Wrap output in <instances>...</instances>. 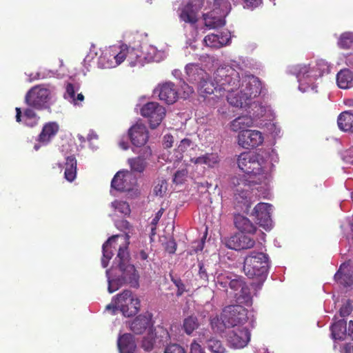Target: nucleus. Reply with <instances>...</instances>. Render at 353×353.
Here are the masks:
<instances>
[{
	"label": "nucleus",
	"instance_id": "nucleus-7",
	"mask_svg": "<svg viewBox=\"0 0 353 353\" xmlns=\"http://www.w3.org/2000/svg\"><path fill=\"white\" fill-rule=\"evenodd\" d=\"M232 183L234 186V200L239 208L248 209L251 206L250 198V188L259 181L254 179H246L245 176H234Z\"/></svg>",
	"mask_w": 353,
	"mask_h": 353
},
{
	"label": "nucleus",
	"instance_id": "nucleus-17",
	"mask_svg": "<svg viewBox=\"0 0 353 353\" xmlns=\"http://www.w3.org/2000/svg\"><path fill=\"white\" fill-rule=\"evenodd\" d=\"M128 136L134 145L141 147L148 140V130L145 125L137 123L129 129Z\"/></svg>",
	"mask_w": 353,
	"mask_h": 353
},
{
	"label": "nucleus",
	"instance_id": "nucleus-56",
	"mask_svg": "<svg viewBox=\"0 0 353 353\" xmlns=\"http://www.w3.org/2000/svg\"><path fill=\"white\" fill-rule=\"evenodd\" d=\"M186 174L187 171L185 170L176 171L174 174V181L176 183H182Z\"/></svg>",
	"mask_w": 353,
	"mask_h": 353
},
{
	"label": "nucleus",
	"instance_id": "nucleus-9",
	"mask_svg": "<svg viewBox=\"0 0 353 353\" xmlns=\"http://www.w3.org/2000/svg\"><path fill=\"white\" fill-rule=\"evenodd\" d=\"M248 312L242 305H228L223 310L221 320L225 327H237L247 322Z\"/></svg>",
	"mask_w": 353,
	"mask_h": 353
},
{
	"label": "nucleus",
	"instance_id": "nucleus-20",
	"mask_svg": "<svg viewBox=\"0 0 353 353\" xmlns=\"http://www.w3.org/2000/svg\"><path fill=\"white\" fill-rule=\"evenodd\" d=\"M242 234H236L232 236L229 241L228 246L235 250H246L254 247L255 241Z\"/></svg>",
	"mask_w": 353,
	"mask_h": 353
},
{
	"label": "nucleus",
	"instance_id": "nucleus-61",
	"mask_svg": "<svg viewBox=\"0 0 353 353\" xmlns=\"http://www.w3.org/2000/svg\"><path fill=\"white\" fill-rule=\"evenodd\" d=\"M24 115L26 117H27L28 119H33V118H35L37 116L35 112L32 109H30V108H27L26 110H25Z\"/></svg>",
	"mask_w": 353,
	"mask_h": 353
},
{
	"label": "nucleus",
	"instance_id": "nucleus-25",
	"mask_svg": "<svg viewBox=\"0 0 353 353\" xmlns=\"http://www.w3.org/2000/svg\"><path fill=\"white\" fill-rule=\"evenodd\" d=\"M216 10H213L212 12L203 14V20L205 21V26L210 29L218 28L223 27L225 24L224 18L226 16H216Z\"/></svg>",
	"mask_w": 353,
	"mask_h": 353
},
{
	"label": "nucleus",
	"instance_id": "nucleus-8",
	"mask_svg": "<svg viewBox=\"0 0 353 353\" xmlns=\"http://www.w3.org/2000/svg\"><path fill=\"white\" fill-rule=\"evenodd\" d=\"M50 90L44 85H35L26 93L25 103L37 110L50 109Z\"/></svg>",
	"mask_w": 353,
	"mask_h": 353
},
{
	"label": "nucleus",
	"instance_id": "nucleus-40",
	"mask_svg": "<svg viewBox=\"0 0 353 353\" xmlns=\"http://www.w3.org/2000/svg\"><path fill=\"white\" fill-rule=\"evenodd\" d=\"M204 42L207 46L214 48H219L225 45V40L221 41L219 34H208L204 38Z\"/></svg>",
	"mask_w": 353,
	"mask_h": 353
},
{
	"label": "nucleus",
	"instance_id": "nucleus-14",
	"mask_svg": "<svg viewBox=\"0 0 353 353\" xmlns=\"http://www.w3.org/2000/svg\"><path fill=\"white\" fill-rule=\"evenodd\" d=\"M154 93L158 94L161 101L168 104H173L177 101L179 97L176 86L172 82L159 84L154 89Z\"/></svg>",
	"mask_w": 353,
	"mask_h": 353
},
{
	"label": "nucleus",
	"instance_id": "nucleus-64",
	"mask_svg": "<svg viewBox=\"0 0 353 353\" xmlns=\"http://www.w3.org/2000/svg\"><path fill=\"white\" fill-rule=\"evenodd\" d=\"M352 349V346L351 343H347L344 344L343 346L341 353H351V350Z\"/></svg>",
	"mask_w": 353,
	"mask_h": 353
},
{
	"label": "nucleus",
	"instance_id": "nucleus-60",
	"mask_svg": "<svg viewBox=\"0 0 353 353\" xmlns=\"http://www.w3.org/2000/svg\"><path fill=\"white\" fill-rule=\"evenodd\" d=\"M164 210L163 208H161L155 214L154 218L152 219L151 223L152 225H157L158 223L159 219H161Z\"/></svg>",
	"mask_w": 353,
	"mask_h": 353
},
{
	"label": "nucleus",
	"instance_id": "nucleus-1",
	"mask_svg": "<svg viewBox=\"0 0 353 353\" xmlns=\"http://www.w3.org/2000/svg\"><path fill=\"white\" fill-rule=\"evenodd\" d=\"M269 268V257L263 252H252L243 263V272L250 279H256L259 285L265 281Z\"/></svg>",
	"mask_w": 353,
	"mask_h": 353
},
{
	"label": "nucleus",
	"instance_id": "nucleus-41",
	"mask_svg": "<svg viewBox=\"0 0 353 353\" xmlns=\"http://www.w3.org/2000/svg\"><path fill=\"white\" fill-rule=\"evenodd\" d=\"M338 45L343 49L353 48V32H347L341 34L338 41Z\"/></svg>",
	"mask_w": 353,
	"mask_h": 353
},
{
	"label": "nucleus",
	"instance_id": "nucleus-28",
	"mask_svg": "<svg viewBox=\"0 0 353 353\" xmlns=\"http://www.w3.org/2000/svg\"><path fill=\"white\" fill-rule=\"evenodd\" d=\"M151 325V319L139 315L131 323L130 328L135 334H141Z\"/></svg>",
	"mask_w": 353,
	"mask_h": 353
},
{
	"label": "nucleus",
	"instance_id": "nucleus-26",
	"mask_svg": "<svg viewBox=\"0 0 353 353\" xmlns=\"http://www.w3.org/2000/svg\"><path fill=\"white\" fill-rule=\"evenodd\" d=\"M337 123L341 130L353 132V111L347 110L341 112L338 117Z\"/></svg>",
	"mask_w": 353,
	"mask_h": 353
},
{
	"label": "nucleus",
	"instance_id": "nucleus-50",
	"mask_svg": "<svg viewBox=\"0 0 353 353\" xmlns=\"http://www.w3.org/2000/svg\"><path fill=\"white\" fill-rule=\"evenodd\" d=\"M192 145V142L189 139H183L181 141L180 144L178 145L177 150L180 153L185 152Z\"/></svg>",
	"mask_w": 353,
	"mask_h": 353
},
{
	"label": "nucleus",
	"instance_id": "nucleus-35",
	"mask_svg": "<svg viewBox=\"0 0 353 353\" xmlns=\"http://www.w3.org/2000/svg\"><path fill=\"white\" fill-rule=\"evenodd\" d=\"M195 164H205L208 167L213 168L219 162V158L216 153H206L201 157L191 159Z\"/></svg>",
	"mask_w": 353,
	"mask_h": 353
},
{
	"label": "nucleus",
	"instance_id": "nucleus-53",
	"mask_svg": "<svg viewBox=\"0 0 353 353\" xmlns=\"http://www.w3.org/2000/svg\"><path fill=\"white\" fill-rule=\"evenodd\" d=\"M244 3V8L254 10L262 4V0H242Z\"/></svg>",
	"mask_w": 353,
	"mask_h": 353
},
{
	"label": "nucleus",
	"instance_id": "nucleus-55",
	"mask_svg": "<svg viewBox=\"0 0 353 353\" xmlns=\"http://www.w3.org/2000/svg\"><path fill=\"white\" fill-rule=\"evenodd\" d=\"M190 349V353H206L202 346L195 340L191 343Z\"/></svg>",
	"mask_w": 353,
	"mask_h": 353
},
{
	"label": "nucleus",
	"instance_id": "nucleus-43",
	"mask_svg": "<svg viewBox=\"0 0 353 353\" xmlns=\"http://www.w3.org/2000/svg\"><path fill=\"white\" fill-rule=\"evenodd\" d=\"M109 48L112 54V57H114V61H116V67L125 61L123 45L110 46Z\"/></svg>",
	"mask_w": 353,
	"mask_h": 353
},
{
	"label": "nucleus",
	"instance_id": "nucleus-45",
	"mask_svg": "<svg viewBox=\"0 0 353 353\" xmlns=\"http://www.w3.org/2000/svg\"><path fill=\"white\" fill-rule=\"evenodd\" d=\"M112 205L115 210L124 215H128L130 213V205L125 201L116 200L112 203Z\"/></svg>",
	"mask_w": 353,
	"mask_h": 353
},
{
	"label": "nucleus",
	"instance_id": "nucleus-32",
	"mask_svg": "<svg viewBox=\"0 0 353 353\" xmlns=\"http://www.w3.org/2000/svg\"><path fill=\"white\" fill-rule=\"evenodd\" d=\"M58 130L59 125L56 123L50 122L46 124L39 136V141L42 143L48 142L57 133Z\"/></svg>",
	"mask_w": 353,
	"mask_h": 353
},
{
	"label": "nucleus",
	"instance_id": "nucleus-48",
	"mask_svg": "<svg viewBox=\"0 0 353 353\" xmlns=\"http://www.w3.org/2000/svg\"><path fill=\"white\" fill-rule=\"evenodd\" d=\"M123 285L119 276L116 279H110L108 277V291L113 293Z\"/></svg>",
	"mask_w": 353,
	"mask_h": 353
},
{
	"label": "nucleus",
	"instance_id": "nucleus-44",
	"mask_svg": "<svg viewBox=\"0 0 353 353\" xmlns=\"http://www.w3.org/2000/svg\"><path fill=\"white\" fill-rule=\"evenodd\" d=\"M208 348L214 353H224L225 347L220 340L211 338L207 341Z\"/></svg>",
	"mask_w": 353,
	"mask_h": 353
},
{
	"label": "nucleus",
	"instance_id": "nucleus-57",
	"mask_svg": "<svg viewBox=\"0 0 353 353\" xmlns=\"http://www.w3.org/2000/svg\"><path fill=\"white\" fill-rule=\"evenodd\" d=\"M352 311V306L350 305H343L339 310L340 316L342 317L347 316L351 314Z\"/></svg>",
	"mask_w": 353,
	"mask_h": 353
},
{
	"label": "nucleus",
	"instance_id": "nucleus-19",
	"mask_svg": "<svg viewBox=\"0 0 353 353\" xmlns=\"http://www.w3.org/2000/svg\"><path fill=\"white\" fill-rule=\"evenodd\" d=\"M118 235L112 236L110 237L103 245V257L101 259V265L103 268H106L108 265L109 261L112 258L114 252L117 250L119 246L123 247L127 243H125L123 246L119 245L117 243Z\"/></svg>",
	"mask_w": 353,
	"mask_h": 353
},
{
	"label": "nucleus",
	"instance_id": "nucleus-4",
	"mask_svg": "<svg viewBox=\"0 0 353 353\" xmlns=\"http://www.w3.org/2000/svg\"><path fill=\"white\" fill-rule=\"evenodd\" d=\"M263 159L260 155L252 152H243L238 158V166L245 173L241 176L254 179L260 183L265 178L262 163Z\"/></svg>",
	"mask_w": 353,
	"mask_h": 353
},
{
	"label": "nucleus",
	"instance_id": "nucleus-27",
	"mask_svg": "<svg viewBox=\"0 0 353 353\" xmlns=\"http://www.w3.org/2000/svg\"><path fill=\"white\" fill-rule=\"evenodd\" d=\"M199 84L200 90L202 93H205L208 94H211L216 93V97H223L225 93L223 90L219 89V85L216 83V82L211 81L207 77H205L202 81L198 82Z\"/></svg>",
	"mask_w": 353,
	"mask_h": 353
},
{
	"label": "nucleus",
	"instance_id": "nucleus-6",
	"mask_svg": "<svg viewBox=\"0 0 353 353\" xmlns=\"http://www.w3.org/2000/svg\"><path fill=\"white\" fill-rule=\"evenodd\" d=\"M241 101H246L248 99H251L258 97L261 92V82L259 79L253 74H243L241 73ZM228 101L234 105L239 106V104H242L241 101L236 99L233 101L231 96L226 95Z\"/></svg>",
	"mask_w": 353,
	"mask_h": 353
},
{
	"label": "nucleus",
	"instance_id": "nucleus-59",
	"mask_svg": "<svg viewBox=\"0 0 353 353\" xmlns=\"http://www.w3.org/2000/svg\"><path fill=\"white\" fill-rule=\"evenodd\" d=\"M164 147L166 148H171L172 146L174 139L172 135L166 134L164 136Z\"/></svg>",
	"mask_w": 353,
	"mask_h": 353
},
{
	"label": "nucleus",
	"instance_id": "nucleus-51",
	"mask_svg": "<svg viewBox=\"0 0 353 353\" xmlns=\"http://www.w3.org/2000/svg\"><path fill=\"white\" fill-rule=\"evenodd\" d=\"M164 353H185V351L181 345L178 344H172L165 348Z\"/></svg>",
	"mask_w": 353,
	"mask_h": 353
},
{
	"label": "nucleus",
	"instance_id": "nucleus-18",
	"mask_svg": "<svg viewBox=\"0 0 353 353\" xmlns=\"http://www.w3.org/2000/svg\"><path fill=\"white\" fill-rule=\"evenodd\" d=\"M217 284L228 290L229 287L230 290L234 292H237L240 289L244 286L245 282L242 276L234 275H220L217 277Z\"/></svg>",
	"mask_w": 353,
	"mask_h": 353
},
{
	"label": "nucleus",
	"instance_id": "nucleus-15",
	"mask_svg": "<svg viewBox=\"0 0 353 353\" xmlns=\"http://www.w3.org/2000/svg\"><path fill=\"white\" fill-rule=\"evenodd\" d=\"M335 281L343 288H349L353 286V265L347 261L342 263L334 274Z\"/></svg>",
	"mask_w": 353,
	"mask_h": 353
},
{
	"label": "nucleus",
	"instance_id": "nucleus-2",
	"mask_svg": "<svg viewBox=\"0 0 353 353\" xmlns=\"http://www.w3.org/2000/svg\"><path fill=\"white\" fill-rule=\"evenodd\" d=\"M128 248L127 245L123 247L119 246L114 263L121 272L119 278L123 285L128 284L132 288H138L139 287V275L134 266L130 264V257Z\"/></svg>",
	"mask_w": 353,
	"mask_h": 353
},
{
	"label": "nucleus",
	"instance_id": "nucleus-11",
	"mask_svg": "<svg viewBox=\"0 0 353 353\" xmlns=\"http://www.w3.org/2000/svg\"><path fill=\"white\" fill-rule=\"evenodd\" d=\"M251 334L247 327L239 326L229 332L228 341L231 347L241 349L248 345L250 341Z\"/></svg>",
	"mask_w": 353,
	"mask_h": 353
},
{
	"label": "nucleus",
	"instance_id": "nucleus-12",
	"mask_svg": "<svg viewBox=\"0 0 353 353\" xmlns=\"http://www.w3.org/2000/svg\"><path fill=\"white\" fill-rule=\"evenodd\" d=\"M263 142V137L259 130H244L238 135L239 144L246 149L256 148Z\"/></svg>",
	"mask_w": 353,
	"mask_h": 353
},
{
	"label": "nucleus",
	"instance_id": "nucleus-10",
	"mask_svg": "<svg viewBox=\"0 0 353 353\" xmlns=\"http://www.w3.org/2000/svg\"><path fill=\"white\" fill-rule=\"evenodd\" d=\"M165 113V108L157 102H148L141 109V114L148 119L150 126L152 129L159 125Z\"/></svg>",
	"mask_w": 353,
	"mask_h": 353
},
{
	"label": "nucleus",
	"instance_id": "nucleus-47",
	"mask_svg": "<svg viewBox=\"0 0 353 353\" xmlns=\"http://www.w3.org/2000/svg\"><path fill=\"white\" fill-rule=\"evenodd\" d=\"M167 187L168 183L165 180H159L154 188V194L156 196H162L163 194L166 192Z\"/></svg>",
	"mask_w": 353,
	"mask_h": 353
},
{
	"label": "nucleus",
	"instance_id": "nucleus-49",
	"mask_svg": "<svg viewBox=\"0 0 353 353\" xmlns=\"http://www.w3.org/2000/svg\"><path fill=\"white\" fill-rule=\"evenodd\" d=\"M74 97L75 89L74 85L71 83H67L65 86V92L63 95L64 99L72 102V100H74Z\"/></svg>",
	"mask_w": 353,
	"mask_h": 353
},
{
	"label": "nucleus",
	"instance_id": "nucleus-39",
	"mask_svg": "<svg viewBox=\"0 0 353 353\" xmlns=\"http://www.w3.org/2000/svg\"><path fill=\"white\" fill-rule=\"evenodd\" d=\"M213 7L216 14L221 16H227L232 9L230 0H214Z\"/></svg>",
	"mask_w": 353,
	"mask_h": 353
},
{
	"label": "nucleus",
	"instance_id": "nucleus-13",
	"mask_svg": "<svg viewBox=\"0 0 353 353\" xmlns=\"http://www.w3.org/2000/svg\"><path fill=\"white\" fill-rule=\"evenodd\" d=\"M203 5V0L189 1L181 9L179 14L181 21L194 25L198 21V12Z\"/></svg>",
	"mask_w": 353,
	"mask_h": 353
},
{
	"label": "nucleus",
	"instance_id": "nucleus-63",
	"mask_svg": "<svg viewBox=\"0 0 353 353\" xmlns=\"http://www.w3.org/2000/svg\"><path fill=\"white\" fill-rule=\"evenodd\" d=\"M143 347L147 350H150L151 349H152L153 347V343L151 341H148L147 339H144L143 341Z\"/></svg>",
	"mask_w": 353,
	"mask_h": 353
},
{
	"label": "nucleus",
	"instance_id": "nucleus-36",
	"mask_svg": "<svg viewBox=\"0 0 353 353\" xmlns=\"http://www.w3.org/2000/svg\"><path fill=\"white\" fill-rule=\"evenodd\" d=\"M234 298L236 301L241 304H244L250 306L252 304V296L251 294L250 289L246 283L243 286L240 290L234 294Z\"/></svg>",
	"mask_w": 353,
	"mask_h": 353
},
{
	"label": "nucleus",
	"instance_id": "nucleus-21",
	"mask_svg": "<svg viewBox=\"0 0 353 353\" xmlns=\"http://www.w3.org/2000/svg\"><path fill=\"white\" fill-rule=\"evenodd\" d=\"M125 60L130 67L143 66L144 58L142 52L139 49L128 47L123 45Z\"/></svg>",
	"mask_w": 353,
	"mask_h": 353
},
{
	"label": "nucleus",
	"instance_id": "nucleus-31",
	"mask_svg": "<svg viewBox=\"0 0 353 353\" xmlns=\"http://www.w3.org/2000/svg\"><path fill=\"white\" fill-rule=\"evenodd\" d=\"M65 179L72 182L77 176V159L74 155L68 156L65 163Z\"/></svg>",
	"mask_w": 353,
	"mask_h": 353
},
{
	"label": "nucleus",
	"instance_id": "nucleus-5",
	"mask_svg": "<svg viewBox=\"0 0 353 353\" xmlns=\"http://www.w3.org/2000/svg\"><path fill=\"white\" fill-rule=\"evenodd\" d=\"M140 307V301L132 296L130 290H125L121 294H117L112 300V303L106 306L107 310H112V314L119 308L122 314L127 317L136 315Z\"/></svg>",
	"mask_w": 353,
	"mask_h": 353
},
{
	"label": "nucleus",
	"instance_id": "nucleus-62",
	"mask_svg": "<svg viewBox=\"0 0 353 353\" xmlns=\"http://www.w3.org/2000/svg\"><path fill=\"white\" fill-rule=\"evenodd\" d=\"M84 100V96L82 93H79L77 94V97H74V100L72 101V103H74V105H80L81 103Z\"/></svg>",
	"mask_w": 353,
	"mask_h": 353
},
{
	"label": "nucleus",
	"instance_id": "nucleus-38",
	"mask_svg": "<svg viewBox=\"0 0 353 353\" xmlns=\"http://www.w3.org/2000/svg\"><path fill=\"white\" fill-rule=\"evenodd\" d=\"M128 163L132 172L139 173L143 172L148 164L145 158L141 156L128 159Z\"/></svg>",
	"mask_w": 353,
	"mask_h": 353
},
{
	"label": "nucleus",
	"instance_id": "nucleus-33",
	"mask_svg": "<svg viewBox=\"0 0 353 353\" xmlns=\"http://www.w3.org/2000/svg\"><path fill=\"white\" fill-rule=\"evenodd\" d=\"M336 83L339 88L346 89L353 84V74L348 69L341 70L336 75Z\"/></svg>",
	"mask_w": 353,
	"mask_h": 353
},
{
	"label": "nucleus",
	"instance_id": "nucleus-58",
	"mask_svg": "<svg viewBox=\"0 0 353 353\" xmlns=\"http://www.w3.org/2000/svg\"><path fill=\"white\" fill-rule=\"evenodd\" d=\"M165 250L170 254H174L176 250V243L174 240H170L165 244Z\"/></svg>",
	"mask_w": 353,
	"mask_h": 353
},
{
	"label": "nucleus",
	"instance_id": "nucleus-29",
	"mask_svg": "<svg viewBox=\"0 0 353 353\" xmlns=\"http://www.w3.org/2000/svg\"><path fill=\"white\" fill-rule=\"evenodd\" d=\"M332 337L334 340L343 341L347 334V322L341 319L334 323L330 327Z\"/></svg>",
	"mask_w": 353,
	"mask_h": 353
},
{
	"label": "nucleus",
	"instance_id": "nucleus-34",
	"mask_svg": "<svg viewBox=\"0 0 353 353\" xmlns=\"http://www.w3.org/2000/svg\"><path fill=\"white\" fill-rule=\"evenodd\" d=\"M111 187L116 190L125 192L130 190L127 183L126 175L123 172H118L111 181Z\"/></svg>",
	"mask_w": 353,
	"mask_h": 353
},
{
	"label": "nucleus",
	"instance_id": "nucleus-23",
	"mask_svg": "<svg viewBox=\"0 0 353 353\" xmlns=\"http://www.w3.org/2000/svg\"><path fill=\"white\" fill-rule=\"evenodd\" d=\"M185 72L188 77V80L193 83H198L208 77V74L201 68L199 63L187 64L185 66Z\"/></svg>",
	"mask_w": 353,
	"mask_h": 353
},
{
	"label": "nucleus",
	"instance_id": "nucleus-22",
	"mask_svg": "<svg viewBox=\"0 0 353 353\" xmlns=\"http://www.w3.org/2000/svg\"><path fill=\"white\" fill-rule=\"evenodd\" d=\"M234 224L241 233L254 234L256 231V225L248 217L240 214L234 215Z\"/></svg>",
	"mask_w": 353,
	"mask_h": 353
},
{
	"label": "nucleus",
	"instance_id": "nucleus-42",
	"mask_svg": "<svg viewBox=\"0 0 353 353\" xmlns=\"http://www.w3.org/2000/svg\"><path fill=\"white\" fill-rule=\"evenodd\" d=\"M290 72L294 74L299 80L302 78L307 77L310 72V68L306 65H296L292 66L290 69Z\"/></svg>",
	"mask_w": 353,
	"mask_h": 353
},
{
	"label": "nucleus",
	"instance_id": "nucleus-3",
	"mask_svg": "<svg viewBox=\"0 0 353 353\" xmlns=\"http://www.w3.org/2000/svg\"><path fill=\"white\" fill-rule=\"evenodd\" d=\"M241 73L229 65L219 67L214 73V81L223 92L231 93L241 86Z\"/></svg>",
	"mask_w": 353,
	"mask_h": 353
},
{
	"label": "nucleus",
	"instance_id": "nucleus-24",
	"mask_svg": "<svg viewBox=\"0 0 353 353\" xmlns=\"http://www.w3.org/2000/svg\"><path fill=\"white\" fill-rule=\"evenodd\" d=\"M118 348L121 353H132L136 349L134 336L130 334L120 336L117 341Z\"/></svg>",
	"mask_w": 353,
	"mask_h": 353
},
{
	"label": "nucleus",
	"instance_id": "nucleus-54",
	"mask_svg": "<svg viewBox=\"0 0 353 353\" xmlns=\"http://www.w3.org/2000/svg\"><path fill=\"white\" fill-rule=\"evenodd\" d=\"M245 120L248 121L246 124L248 126H249L252 123V121L250 118L248 117H238L236 119H234L232 122V126L234 128H236L239 126V128L241 129L242 127L241 125H243L245 123Z\"/></svg>",
	"mask_w": 353,
	"mask_h": 353
},
{
	"label": "nucleus",
	"instance_id": "nucleus-46",
	"mask_svg": "<svg viewBox=\"0 0 353 353\" xmlns=\"http://www.w3.org/2000/svg\"><path fill=\"white\" fill-rule=\"evenodd\" d=\"M172 282L177 288L176 296H181L185 292H186L185 285L179 277H175L172 274H170Z\"/></svg>",
	"mask_w": 353,
	"mask_h": 353
},
{
	"label": "nucleus",
	"instance_id": "nucleus-30",
	"mask_svg": "<svg viewBox=\"0 0 353 353\" xmlns=\"http://www.w3.org/2000/svg\"><path fill=\"white\" fill-rule=\"evenodd\" d=\"M201 322L194 314L189 315L183 320L182 330L188 336L193 334L201 326Z\"/></svg>",
	"mask_w": 353,
	"mask_h": 353
},
{
	"label": "nucleus",
	"instance_id": "nucleus-37",
	"mask_svg": "<svg viewBox=\"0 0 353 353\" xmlns=\"http://www.w3.org/2000/svg\"><path fill=\"white\" fill-rule=\"evenodd\" d=\"M114 61V57L108 48L102 52L99 58V65L102 68H116V61Z\"/></svg>",
	"mask_w": 353,
	"mask_h": 353
},
{
	"label": "nucleus",
	"instance_id": "nucleus-16",
	"mask_svg": "<svg viewBox=\"0 0 353 353\" xmlns=\"http://www.w3.org/2000/svg\"><path fill=\"white\" fill-rule=\"evenodd\" d=\"M270 208L271 205L268 203H259L254 207L252 212L257 224L265 230H269L272 227Z\"/></svg>",
	"mask_w": 353,
	"mask_h": 353
},
{
	"label": "nucleus",
	"instance_id": "nucleus-52",
	"mask_svg": "<svg viewBox=\"0 0 353 353\" xmlns=\"http://www.w3.org/2000/svg\"><path fill=\"white\" fill-rule=\"evenodd\" d=\"M199 278L205 281H208V274L207 272V268L205 267L204 263L202 261H199Z\"/></svg>",
	"mask_w": 353,
	"mask_h": 353
}]
</instances>
